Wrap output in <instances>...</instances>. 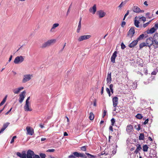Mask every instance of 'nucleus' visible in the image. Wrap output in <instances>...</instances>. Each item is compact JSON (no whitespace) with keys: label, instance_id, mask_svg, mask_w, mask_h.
<instances>
[{"label":"nucleus","instance_id":"nucleus-64","mask_svg":"<svg viewBox=\"0 0 158 158\" xmlns=\"http://www.w3.org/2000/svg\"><path fill=\"white\" fill-rule=\"evenodd\" d=\"M34 158H40V157L38 155H35Z\"/></svg>","mask_w":158,"mask_h":158},{"label":"nucleus","instance_id":"nucleus-13","mask_svg":"<svg viewBox=\"0 0 158 158\" xmlns=\"http://www.w3.org/2000/svg\"><path fill=\"white\" fill-rule=\"evenodd\" d=\"M113 106L114 107H115L118 103V98L117 97H114L112 99Z\"/></svg>","mask_w":158,"mask_h":158},{"label":"nucleus","instance_id":"nucleus-47","mask_svg":"<svg viewBox=\"0 0 158 158\" xmlns=\"http://www.w3.org/2000/svg\"><path fill=\"white\" fill-rule=\"evenodd\" d=\"M140 19L142 20L143 21V22H145L146 21V18L144 17H142L141 18H140Z\"/></svg>","mask_w":158,"mask_h":158},{"label":"nucleus","instance_id":"nucleus-22","mask_svg":"<svg viewBox=\"0 0 158 158\" xmlns=\"http://www.w3.org/2000/svg\"><path fill=\"white\" fill-rule=\"evenodd\" d=\"M81 18L80 19V20L78 23V25L77 30V31L78 33L80 32V30L81 28Z\"/></svg>","mask_w":158,"mask_h":158},{"label":"nucleus","instance_id":"nucleus-40","mask_svg":"<svg viewBox=\"0 0 158 158\" xmlns=\"http://www.w3.org/2000/svg\"><path fill=\"white\" fill-rule=\"evenodd\" d=\"M81 149L82 151H85L86 150V147L85 146L81 147Z\"/></svg>","mask_w":158,"mask_h":158},{"label":"nucleus","instance_id":"nucleus-42","mask_svg":"<svg viewBox=\"0 0 158 158\" xmlns=\"http://www.w3.org/2000/svg\"><path fill=\"white\" fill-rule=\"evenodd\" d=\"M121 48L123 49H124L126 47L125 45L123 43L121 44Z\"/></svg>","mask_w":158,"mask_h":158},{"label":"nucleus","instance_id":"nucleus-56","mask_svg":"<svg viewBox=\"0 0 158 158\" xmlns=\"http://www.w3.org/2000/svg\"><path fill=\"white\" fill-rule=\"evenodd\" d=\"M90 12L92 13L93 14H94L96 10H90Z\"/></svg>","mask_w":158,"mask_h":158},{"label":"nucleus","instance_id":"nucleus-60","mask_svg":"<svg viewBox=\"0 0 158 158\" xmlns=\"http://www.w3.org/2000/svg\"><path fill=\"white\" fill-rule=\"evenodd\" d=\"M5 106H5L2 109L0 110V113H1V112H2L4 110V109L5 108Z\"/></svg>","mask_w":158,"mask_h":158},{"label":"nucleus","instance_id":"nucleus-27","mask_svg":"<svg viewBox=\"0 0 158 158\" xmlns=\"http://www.w3.org/2000/svg\"><path fill=\"white\" fill-rule=\"evenodd\" d=\"M94 118V115L92 112H91L89 114V118L90 120H92Z\"/></svg>","mask_w":158,"mask_h":158},{"label":"nucleus","instance_id":"nucleus-28","mask_svg":"<svg viewBox=\"0 0 158 158\" xmlns=\"http://www.w3.org/2000/svg\"><path fill=\"white\" fill-rule=\"evenodd\" d=\"M143 150L144 152H147L148 151V147L147 145H145L143 146Z\"/></svg>","mask_w":158,"mask_h":158},{"label":"nucleus","instance_id":"nucleus-23","mask_svg":"<svg viewBox=\"0 0 158 158\" xmlns=\"http://www.w3.org/2000/svg\"><path fill=\"white\" fill-rule=\"evenodd\" d=\"M7 97V95H6L5 97L2 100V101L0 103V106H2L4 104V103L5 102H6V101Z\"/></svg>","mask_w":158,"mask_h":158},{"label":"nucleus","instance_id":"nucleus-43","mask_svg":"<svg viewBox=\"0 0 158 158\" xmlns=\"http://www.w3.org/2000/svg\"><path fill=\"white\" fill-rule=\"evenodd\" d=\"M151 22V21H149V22L143 25V27H146L148 24L150 23Z\"/></svg>","mask_w":158,"mask_h":158},{"label":"nucleus","instance_id":"nucleus-10","mask_svg":"<svg viewBox=\"0 0 158 158\" xmlns=\"http://www.w3.org/2000/svg\"><path fill=\"white\" fill-rule=\"evenodd\" d=\"M135 33V31L133 27H131L129 30L127 35V36H129L131 38L133 36Z\"/></svg>","mask_w":158,"mask_h":158},{"label":"nucleus","instance_id":"nucleus-21","mask_svg":"<svg viewBox=\"0 0 158 158\" xmlns=\"http://www.w3.org/2000/svg\"><path fill=\"white\" fill-rule=\"evenodd\" d=\"M133 129L132 126L131 124L128 125L127 127L126 130L127 132H130Z\"/></svg>","mask_w":158,"mask_h":158},{"label":"nucleus","instance_id":"nucleus-15","mask_svg":"<svg viewBox=\"0 0 158 158\" xmlns=\"http://www.w3.org/2000/svg\"><path fill=\"white\" fill-rule=\"evenodd\" d=\"M117 52L116 51L114 52L113 53L112 56L111 57V61L113 63H114L115 62V59L117 56Z\"/></svg>","mask_w":158,"mask_h":158},{"label":"nucleus","instance_id":"nucleus-38","mask_svg":"<svg viewBox=\"0 0 158 158\" xmlns=\"http://www.w3.org/2000/svg\"><path fill=\"white\" fill-rule=\"evenodd\" d=\"M55 151V149H48L46 151L47 152H53Z\"/></svg>","mask_w":158,"mask_h":158},{"label":"nucleus","instance_id":"nucleus-35","mask_svg":"<svg viewBox=\"0 0 158 158\" xmlns=\"http://www.w3.org/2000/svg\"><path fill=\"white\" fill-rule=\"evenodd\" d=\"M96 5L94 4L92 7H91L89 10H96Z\"/></svg>","mask_w":158,"mask_h":158},{"label":"nucleus","instance_id":"nucleus-39","mask_svg":"<svg viewBox=\"0 0 158 158\" xmlns=\"http://www.w3.org/2000/svg\"><path fill=\"white\" fill-rule=\"evenodd\" d=\"M137 148L136 149L139 151H140L141 149V147L140 144H138L137 145Z\"/></svg>","mask_w":158,"mask_h":158},{"label":"nucleus","instance_id":"nucleus-7","mask_svg":"<svg viewBox=\"0 0 158 158\" xmlns=\"http://www.w3.org/2000/svg\"><path fill=\"white\" fill-rule=\"evenodd\" d=\"M146 43L148 47H150L154 43L152 38L151 37L147 39Z\"/></svg>","mask_w":158,"mask_h":158},{"label":"nucleus","instance_id":"nucleus-51","mask_svg":"<svg viewBox=\"0 0 158 158\" xmlns=\"http://www.w3.org/2000/svg\"><path fill=\"white\" fill-rule=\"evenodd\" d=\"M5 129H4L2 127L1 128V130H0V132H1V133H2L4 131Z\"/></svg>","mask_w":158,"mask_h":158},{"label":"nucleus","instance_id":"nucleus-49","mask_svg":"<svg viewBox=\"0 0 158 158\" xmlns=\"http://www.w3.org/2000/svg\"><path fill=\"white\" fill-rule=\"evenodd\" d=\"M12 109V108L11 107L10 109V110H8L7 112H6L5 114L6 115H7L11 110Z\"/></svg>","mask_w":158,"mask_h":158},{"label":"nucleus","instance_id":"nucleus-11","mask_svg":"<svg viewBox=\"0 0 158 158\" xmlns=\"http://www.w3.org/2000/svg\"><path fill=\"white\" fill-rule=\"evenodd\" d=\"M85 154L88 156V157L89 158H95L96 157H97L98 156H100L101 155H102L104 154H105V153L104 152V153H103L102 152V153H100L98 154V155H93L87 152H86Z\"/></svg>","mask_w":158,"mask_h":158},{"label":"nucleus","instance_id":"nucleus-62","mask_svg":"<svg viewBox=\"0 0 158 158\" xmlns=\"http://www.w3.org/2000/svg\"><path fill=\"white\" fill-rule=\"evenodd\" d=\"M109 130L111 131H113V127L112 126H110L109 128Z\"/></svg>","mask_w":158,"mask_h":158},{"label":"nucleus","instance_id":"nucleus-53","mask_svg":"<svg viewBox=\"0 0 158 158\" xmlns=\"http://www.w3.org/2000/svg\"><path fill=\"white\" fill-rule=\"evenodd\" d=\"M106 91L107 93L108 94L110 92V89L108 88H106Z\"/></svg>","mask_w":158,"mask_h":158},{"label":"nucleus","instance_id":"nucleus-48","mask_svg":"<svg viewBox=\"0 0 158 158\" xmlns=\"http://www.w3.org/2000/svg\"><path fill=\"white\" fill-rule=\"evenodd\" d=\"M148 121H149L148 118H147V119H146L145 120V121L143 122V124H144V125L146 124L147 123H148Z\"/></svg>","mask_w":158,"mask_h":158},{"label":"nucleus","instance_id":"nucleus-14","mask_svg":"<svg viewBox=\"0 0 158 158\" xmlns=\"http://www.w3.org/2000/svg\"><path fill=\"white\" fill-rule=\"evenodd\" d=\"M80 153L76 152H73L70 155V158H75V157H80Z\"/></svg>","mask_w":158,"mask_h":158},{"label":"nucleus","instance_id":"nucleus-55","mask_svg":"<svg viewBox=\"0 0 158 158\" xmlns=\"http://www.w3.org/2000/svg\"><path fill=\"white\" fill-rule=\"evenodd\" d=\"M136 13H139L141 12H142V11H144V10H133Z\"/></svg>","mask_w":158,"mask_h":158},{"label":"nucleus","instance_id":"nucleus-59","mask_svg":"<svg viewBox=\"0 0 158 158\" xmlns=\"http://www.w3.org/2000/svg\"><path fill=\"white\" fill-rule=\"evenodd\" d=\"M40 127L41 128H43L44 127V125L42 124H40Z\"/></svg>","mask_w":158,"mask_h":158},{"label":"nucleus","instance_id":"nucleus-9","mask_svg":"<svg viewBox=\"0 0 158 158\" xmlns=\"http://www.w3.org/2000/svg\"><path fill=\"white\" fill-rule=\"evenodd\" d=\"M26 129L27 131V134L29 135H33L34 133V131L32 128L30 127L27 126Z\"/></svg>","mask_w":158,"mask_h":158},{"label":"nucleus","instance_id":"nucleus-37","mask_svg":"<svg viewBox=\"0 0 158 158\" xmlns=\"http://www.w3.org/2000/svg\"><path fill=\"white\" fill-rule=\"evenodd\" d=\"M111 125L113 126L114 125L115 122V119L114 118H112L111 120Z\"/></svg>","mask_w":158,"mask_h":158},{"label":"nucleus","instance_id":"nucleus-36","mask_svg":"<svg viewBox=\"0 0 158 158\" xmlns=\"http://www.w3.org/2000/svg\"><path fill=\"white\" fill-rule=\"evenodd\" d=\"M40 156L41 158H45L46 155L44 153H40Z\"/></svg>","mask_w":158,"mask_h":158},{"label":"nucleus","instance_id":"nucleus-1","mask_svg":"<svg viewBox=\"0 0 158 158\" xmlns=\"http://www.w3.org/2000/svg\"><path fill=\"white\" fill-rule=\"evenodd\" d=\"M23 154H25L26 158V157L27 158H34L35 155H37L36 154H35L34 152L31 150H29L27 151V154H26L25 151H23L22 152V153H21V155H22Z\"/></svg>","mask_w":158,"mask_h":158},{"label":"nucleus","instance_id":"nucleus-58","mask_svg":"<svg viewBox=\"0 0 158 158\" xmlns=\"http://www.w3.org/2000/svg\"><path fill=\"white\" fill-rule=\"evenodd\" d=\"M156 72L155 71L152 72L151 73L153 75H156Z\"/></svg>","mask_w":158,"mask_h":158},{"label":"nucleus","instance_id":"nucleus-30","mask_svg":"<svg viewBox=\"0 0 158 158\" xmlns=\"http://www.w3.org/2000/svg\"><path fill=\"white\" fill-rule=\"evenodd\" d=\"M59 25V24L58 23H55L53 24L52 27V28L51 31L52 30V29H55V28L58 27Z\"/></svg>","mask_w":158,"mask_h":158},{"label":"nucleus","instance_id":"nucleus-41","mask_svg":"<svg viewBox=\"0 0 158 158\" xmlns=\"http://www.w3.org/2000/svg\"><path fill=\"white\" fill-rule=\"evenodd\" d=\"M16 138V136H14L13 138H12L11 141H10V143H13L14 141V139H15Z\"/></svg>","mask_w":158,"mask_h":158},{"label":"nucleus","instance_id":"nucleus-20","mask_svg":"<svg viewBox=\"0 0 158 158\" xmlns=\"http://www.w3.org/2000/svg\"><path fill=\"white\" fill-rule=\"evenodd\" d=\"M106 81L107 84H110L111 81V73H108L107 77L106 78Z\"/></svg>","mask_w":158,"mask_h":158},{"label":"nucleus","instance_id":"nucleus-34","mask_svg":"<svg viewBox=\"0 0 158 158\" xmlns=\"http://www.w3.org/2000/svg\"><path fill=\"white\" fill-rule=\"evenodd\" d=\"M79 157L82 158H87V156L84 153H80Z\"/></svg>","mask_w":158,"mask_h":158},{"label":"nucleus","instance_id":"nucleus-5","mask_svg":"<svg viewBox=\"0 0 158 158\" xmlns=\"http://www.w3.org/2000/svg\"><path fill=\"white\" fill-rule=\"evenodd\" d=\"M32 77L33 75L31 74H26L24 75L23 76V79L22 80L23 83H25L29 81Z\"/></svg>","mask_w":158,"mask_h":158},{"label":"nucleus","instance_id":"nucleus-3","mask_svg":"<svg viewBox=\"0 0 158 158\" xmlns=\"http://www.w3.org/2000/svg\"><path fill=\"white\" fill-rule=\"evenodd\" d=\"M30 99V97H28L26 101V103L24 106V109L25 111H31L32 110V109L31 108L29 107V104H30L29 101Z\"/></svg>","mask_w":158,"mask_h":158},{"label":"nucleus","instance_id":"nucleus-25","mask_svg":"<svg viewBox=\"0 0 158 158\" xmlns=\"http://www.w3.org/2000/svg\"><path fill=\"white\" fill-rule=\"evenodd\" d=\"M10 124V123L9 122H6L4 123L2 127L4 128V129H6Z\"/></svg>","mask_w":158,"mask_h":158},{"label":"nucleus","instance_id":"nucleus-29","mask_svg":"<svg viewBox=\"0 0 158 158\" xmlns=\"http://www.w3.org/2000/svg\"><path fill=\"white\" fill-rule=\"evenodd\" d=\"M144 139V135L143 133L140 134L139 137V140H143Z\"/></svg>","mask_w":158,"mask_h":158},{"label":"nucleus","instance_id":"nucleus-18","mask_svg":"<svg viewBox=\"0 0 158 158\" xmlns=\"http://www.w3.org/2000/svg\"><path fill=\"white\" fill-rule=\"evenodd\" d=\"M24 88L23 87H20L18 88L14 89L13 90V93L15 94H18L19 93L20 91L23 89Z\"/></svg>","mask_w":158,"mask_h":158},{"label":"nucleus","instance_id":"nucleus-4","mask_svg":"<svg viewBox=\"0 0 158 158\" xmlns=\"http://www.w3.org/2000/svg\"><path fill=\"white\" fill-rule=\"evenodd\" d=\"M24 60V58L22 56H17L15 57L14 63L15 64H19L22 63Z\"/></svg>","mask_w":158,"mask_h":158},{"label":"nucleus","instance_id":"nucleus-57","mask_svg":"<svg viewBox=\"0 0 158 158\" xmlns=\"http://www.w3.org/2000/svg\"><path fill=\"white\" fill-rule=\"evenodd\" d=\"M68 135V134L66 132H64V136H66Z\"/></svg>","mask_w":158,"mask_h":158},{"label":"nucleus","instance_id":"nucleus-50","mask_svg":"<svg viewBox=\"0 0 158 158\" xmlns=\"http://www.w3.org/2000/svg\"><path fill=\"white\" fill-rule=\"evenodd\" d=\"M134 7L135 10H141L140 8L137 6H135Z\"/></svg>","mask_w":158,"mask_h":158},{"label":"nucleus","instance_id":"nucleus-24","mask_svg":"<svg viewBox=\"0 0 158 158\" xmlns=\"http://www.w3.org/2000/svg\"><path fill=\"white\" fill-rule=\"evenodd\" d=\"M144 37V35L143 34L140 35L137 39V40L138 41H139L143 40Z\"/></svg>","mask_w":158,"mask_h":158},{"label":"nucleus","instance_id":"nucleus-46","mask_svg":"<svg viewBox=\"0 0 158 158\" xmlns=\"http://www.w3.org/2000/svg\"><path fill=\"white\" fill-rule=\"evenodd\" d=\"M154 27L156 30L158 29V23H156L155 24Z\"/></svg>","mask_w":158,"mask_h":158},{"label":"nucleus","instance_id":"nucleus-33","mask_svg":"<svg viewBox=\"0 0 158 158\" xmlns=\"http://www.w3.org/2000/svg\"><path fill=\"white\" fill-rule=\"evenodd\" d=\"M126 1H124V2H122L120 4V5L118 6V7H122L123 6H124L126 3Z\"/></svg>","mask_w":158,"mask_h":158},{"label":"nucleus","instance_id":"nucleus-32","mask_svg":"<svg viewBox=\"0 0 158 158\" xmlns=\"http://www.w3.org/2000/svg\"><path fill=\"white\" fill-rule=\"evenodd\" d=\"M139 21L137 20H135V25L136 27H139Z\"/></svg>","mask_w":158,"mask_h":158},{"label":"nucleus","instance_id":"nucleus-26","mask_svg":"<svg viewBox=\"0 0 158 158\" xmlns=\"http://www.w3.org/2000/svg\"><path fill=\"white\" fill-rule=\"evenodd\" d=\"M139 48L140 49H141L143 47L145 46H148L146 43H145V42H143L139 44Z\"/></svg>","mask_w":158,"mask_h":158},{"label":"nucleus","instance_id":"nucleus-8","mask_svg":"<svg viewBox=\"0 0 158 158\" xmlns=\"http://www.w3.org/2000/svg\"><path fill=\"white\" fill-rule=\"evenodd\" d=\"M26 92L25 90L19 94V102L21 103L22 102L25 97Z\"/></svg>","mask_w":158,"mask_h":158},{"label":"nucleus","instance_id":"nucleus-63","mask_svg":"<svg viewBox=\"0 0 158 158\" xmlns=\"http://www.w3.org/2000/svg\"><path fill=\"white\" fill-rule=\"evenodd\" d=\"M113 85L112 84H110V89H113Z\"/></svg>","mask_w":158,"mask_h":158},{"label":"nucleus","instance_id":"nucleus-19","mask_svg":"<svg viewBox=\"0 0 158 158\" xmlns=\"http://www.w3.org/2000/svg\"><path fill=\"white\" fill-rule=\"evenodd\" d=\"M138 42L137 40H134L129 44V47L130 48H132L137 45Z\"/></svg>","mask_w":158,"mask_h":158},{"label":"nucleus","instance_id":"nucleus-12","mask_svg":"<svg viewBox=\"0 0 158 158\" xmlns=\"http://www.w3.org/2000/svg\"><path fill=\"white\" fill-rule=\"evenodd\" d=\"M152 39L155 44L158 45V33H155L154 34Z\"/></svg>","mask_w":158,"mask_h":158},{"label":"nucleus","instance_id":"nucleus-6","mask_svg":"<svg viewBox=\"0 0 158 158\" xmlns=\"http://www.w3.org/2000/svg\"><path fill=\"white\" fill-rule=\"evenodd\" d=\"M91 36L90 35H85L80 36L77 39L78 41L80 42L83 41L84 40L89 39L91 37Z\"/></svg>","mask_w":158,"mask_h":158},{"label":"nucleus","instance_id":"nucleus-17","mask_svg":"<svg viewBox=\"0 0 158 158\" xmlns=\"http://www.w3.org/2000/svg\"><path fill=\"white\" fill-rule=\"evenodd\" d=\"M156 30V29L153 27L151 28L150 30H147L144 32V33H146L147 34H152L154 33Z\"/></svg>","mask_w":158,"mask_h":158},{"label":"nucleus","instance_id":"nucleus-54","mask_svg":"<svg viewBox=\"0 0 158 158\" xmlns=\"http://www.w3.org/2000/svg\"><path fill=\"white\" fill-rule=\"evenodd\" d=\"M141 128L140 127V125L139 124L138 125V127L137 128H136V129L138 131H139L140 130Z\"/></svg>","mask_w":158,"mask_h":158},{"label":"nucleus","instance_id":"nucleus-31","mask_svg":"<svg viewBox=\"0 0 158 158\" xmlns=\"http://www.w3.org/2000/svg\"><path fill=\"white\" fill-rule=\"evenodd\" d=\"M135 117L139 119H140L142 118L143 116L141 114H138L135 116Z\"/></svg>","mask_w":158,"mask_h":158},{"label":"nucleus","instance_id":"nucleus-61","mask_svg":"<svg viewBox=\"0 0 158 158\" xmlns=\"http://www.w3.org/2000/svg\"><path fill=\"white\" fill-rule=\"evenodd\" d=\"M103 90H104V87H102V88L101 91V93L102 94H103Z\"/></svg>","mask_w":158,"mask_h":158},{"label":"nucleus","instance_id":"nucleus-44","mask_svg":"<svg viewBox=\"0 0 158 158\" xmlns=\"http://www.w3.org/2000/svg\"><path fill=\"white\" fill-rule=\"evenodd\" d=\"M126 23L125 21H122L121 24V27H123L124 26H125L126 25Z\"/></svg>","mask_w":158,"mask_h":158},{"label":"nucleus","instance_id":"nucleus-2","mask_svg":"<svg viewBox=\"0 0 158 158\" xmlns=\"http://www.w3.org/2000/svg\"><path fill=\"white\" fill-rule=\"evenodd\" d=\"M55 41L56 40L55 39L49 40L43 43L41 46V48H44L47 47H49L52 45V43H54Z\"/></svg>","mask_w":158,"mask_h":158},{"label":"nucleus","instance_id":"nucleus-45","mask_svg":"<svg viewBox=\"0 0 158 158\" xmlns=\"http://www.w3.org/2000/svg\"><path fill=\"white\" fill-rule=\"evenodd\" d=\"M106 112H107V111L106 110H104L103 114V116H102L103 118H104V117L106 115Z\"/></svg>","mask_w":158,"mask_h":158},{"label":"nucleus","instance_id":"nucleus-52","mask_svg":"<svg viewBox=\"0 0 158 158\" xmlns=\"http://www.w3.org/2000/svg\"><path fill=\"white\" fill-rule=\"evenodd\" d=\"M12 55H10V57L9 58V60L8 61V62H10L11 60H12Z\"/></svg>","mask_w":158,"mask_h":158},{"label":"nucleus","instance_id":"nucleus-16","mask_svg":"<svg viewBox=\"0 0 158 158\" xmlns=\"http://www.w3.org/2000/svg\"><path fill=\"white\" fill-rule=\"evenodd\" d=\"M97 14L100 18L103 17L106 14V13L103 10H98L97 12Z\"/></svg>","mask_w":158,"mask_h":158}]
</instances>
